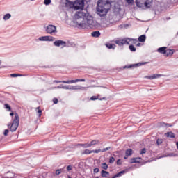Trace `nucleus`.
I'll return each instance as SVG.
<instances>
[{"label": "nucleus", "instance_id": "nucleus-38", "mask_svg": "<svg viewBox=\"0 0 178 178\" xmlns=\"http://www.w3.org/2000/svg\"><path fill=\"white\" fill-rule=\"evenodd\" d=\"M91 101H95V99H98V97L92 96L90 98Z\"/></svg>", "mask_w": 178, "mask_h": 178}, {"label": "nucleus", "instance_id": "nucleus-44", "mask_svg": "<svg viewBox=\"0 0 178 178\" xmlns=\"http://www.w3.org/2000/svg\"><path fill=\"white\" fill-rule=\"evenodd\" d=\"M162 143V139H158L157 140V144L159 145Z\"/></svg>", "mask_w": 178, "mask_h": 178}, {"label": "nucleus", "instance_id": "nucleus-18", "mask_svg": "<svg viewBox=\"0 0 178 178\" xmlns=\"http://www.w3.org/2000/svg\"><path fill=\"white\" fill-rule=\"evenodd\" d=\"M146 40L145 35H142L138 38L139 42H144Z\"/></svg>", "mask_w": 178, "mask_h": 178}, {"label": "nucleus", "instance_id": "nucleus-9", "mask_svg": "<svg viewBox=\"0 0 178 178\" xmlns=\"http://www.w3.org/2000/svg\"><path fill=\"white\" fill-rule=\"evenodd\" d=\"M162 74H154L151 76H145L144 79H147V80H154L155 79H159L160 77H162Z\"/></svg>", "mask_w": 178, "mask_h": 178}, {"label": "nucleus", "instance_id": "nucleus-10", "mask_svg": "<svg viewBox=\"0 0 178 178\" xmlns=\"http://www.w3.org/2000/svg\"><path fill=\"white\" fill-rule=\"evenodd\" d=\"M39 41H55V38L52 36H41L38 38Z\"/></svg>", "mask_w": 178, "mask_h": 178}, {"label": "nucleus", "instance_id": "nucleus-24", "mask_svg": "<svg viewBox=\"0 0 178 178\" xmlns=\"http://www.w3.org/2000/svg\"><path fill=\"white\" fill-rule=\"evenodd\" d=\"M165 136L167 137H170V138H175V134L172 132H168V133L165 134Z\"/></svg>", "mask_w": 178, "mask_h": 178}, {"label": "nucleus", "instance_id": "nucleus-17", "mask_svg": "<svg viewBox=\"0 0 178 178\" xmlns=\"http://www.w3.org/2000/svg\"><path fill=\"white\" fill-rule=\"evenodd\" d=\"M10 17H12V15H10V13H7L6 15H4L3 19L6 22V20H9V19H10Z\"/></svg>", "mask_w": 178, "mask_h": 178}, {"label": "nucleus", "instance_id": "nucleus-49", "mask_svg": "<svg viewBox=\"0 0 178 178\" xmlns=\"http://www.w3.org/2000/svg\"><path fill=\"white\" fill-rule=\"evenodd\" d=\"M56 88H62V86H57Z\"/></svg>", "mask_w": 178, "mask_h": 178}, {"label": "nucleus", "instance_id": "nucleus-52", "mask_svg": "<svg viewBox=\"0 0 178 178\" xmlns=\"http://www.w3.org/2000/svg\"><path fill=\"white\" fill-rule=\"evenodd\" d=\"M68 178H72V177H70V176H68Z\"/></svg>", "mask_w": 178, "mask_h": 178}, {"label": "nucleus", "instance_id": "nucleus-23", "mask_svg": "<svg viewBox=\"0 0 178 178\" xmlns=\"http://www.w3.org/2000/svg\"><path fill=\"white\" fill-rule=\"evenodd\" d=\"M125 154L127 156H130V155H132L133 154V150H131V149H129L126 151Z\"/></svg>", "mask_w": 178, "mask_h": 178}, {"label": "nucleus", "instance_id": "nucleus-46", "mask_svg": "<svg viewBox=\"0 0 178 178\" xmlns=\"http://www.w3.org/2000/svg\"><path fill=\"white\" fill-rule=\"evenodd\" d=\"M136 47H141V43H138V44H136Z\"/></svg>", "mask_w": 178, "mask_h": 178}, {"label": "nucleus", "instance_id": "nucleus-11", "mask_svg": "<svg viewBox=\"0 0 178 178\" xmlns=\"http://www.w3.org/2000/svg\"><path fill=\"white\" fill-rule=\"evenodd\" d=\"M62 88H63L64 90H83L86 88L81 87L80 86H72L70 88H69V86H62Z\"/></svg>", "mask_w": 178, "mask_h": 178}, {"label": "nucleus", "instance_id": "nucleus-3", "mask_svg": "<svg viewBox=\"0 0 178 178\" xmlns=\"http://www.w3.org/2000/svg\"><path fill=\"white\" fill-rule=\"evenodd\" d=\"M66 6L70 9L83 10L84 9V0H75L74 1H67Z\"/></svg>", "mask_w": 178, "mask_h": 178}, {"label": "nucleus", "instance_id": "nucleus-48", "mask_svg": "<svg viewBox=\"0 0 178 178\" xmlns=\"http://www.w3.org/2000/svg\"><path fill=\"white\" fill-rule=\"evenodd\" d=\"M128 156H129L125 155V156L124 157V159H127Z\"/></svg>", "mask_w": 178, "mask_h": 178}, {"label": "nucleus", "instance_id": "nucleus-20", "mask_svg": "<svg viewBox=\"0 0 178 178\" xmlns=\"http://www.w3.org/2000/svg\"><path fill=\"white\" fill-rule=\"evenodd\" d=\"M101 35V33L99 31H95L92 33V37L98 38Z\"/></svg>", "mask_w": 178, "mask_h": 178}, {"label": "nucleus", "instance_id": "nucleus-13", "mask_svg": "<svg viewBox=\"0 0 178 178\" xmlns=\"http://www.w3.org/2000/svg\"><path fill=\"white\" fill-rule=\"evenodd\" d=\"M147 63H136V64H132L128 67H124V69H131V67H137L138 66H141L143 65H146Z\"/></svg>", "mask_w": 178, "mask_h": 178}, {"label": "nucleus", "instance_id": "nucleus-36", "mask_svg": "<svg viewBox=\"0 0 178 178\" xmlns=\"http://www.w3.org/2000/svg\"><path fill=\"white\" fill-rule=\"evenodd\" d=\"M10 76H11V77H19V76H20V74H11Z\"/></svg>", "mask_w": 178, "mask_h": 178}, {"label": "nucleus", "instance_id": "nucleus-39", "mask_svg": "<svg viewBox=\"0 0 178 178\" xmlns=\"http://www.w3.org/2000/svg\"><path fill=\"white\" fill-rule=\"evenodd\" d=\"M5 108L6 109H8V111H10V106H9L8 104H5Z\"/></svg>", "mask_w": 178, "mask_h": 178}, {"label": "nucleus", "instance_id": "nucleus-54", "mask_svg": "<svg viewBox=\"0 0 178 178\" xmlns=\"http://www.w3.org/2000/svg\"><path fill=\"white\" fill-rule=\"evenodd\" d=\"M103 99H105V97H104Z\"/></svg>", "mask_w": 178, "mask_h": 178}, {"label": "nucleus", "instance_id": "nucleus-50", "mask_svg": "<svg viewBox=\"0 0 178 178\" xmlns=\"http://www.w3.org/2000/svg\"><path fill=\"white\" fill-rule=\"evenodd\" d=\"M120 161V160L118 161V165H119V163H120V161Z\"/></svg>", "mask_w": 178, "mask_h": 178}, {"label": "nucleus", "instance_id": "nucleus-34", "mask_svg": "<svg viewBox=\"0 0 178 178\" xmlns=\"http://www.w3.org/2000/svg\"><path fill=\"white\" fill-rule=\"evenodd\" d=\"M109 149H111V147L102 149V152H106V151H109Z\"/></svg>", "mask_w": 178, "mask_h": 178}, {"label": "nucleus", "instance_id": "nucleus-2", "mask_svg": "<svg viewBox=\"0 0 178 178\" xmlns=\"http://www.w3.org/2000/svg\"><path fill=\"white\" fill-rule=\"evenodd\" d=\"M111 8H112L111 0H98L96 7L97 14L100 17H105L108 15V12L111 10Z\"/></svg>", "mask_w": 178, "mask_h": 178}, {"label": "nucleus", "instance_id": "nucleus-47", "mask_svg": "<svg viewBox=\"0 0 178 178\" xmlns=\"http://www.w3.org/2000/svg\"><path fill=\"white\" fill-rule=\"evenodd\" d=\"M15 115V113H13V112L10 113V116H13Z\"/></svg>", "mask_w": 178, "mask_h": 178}, {"label": "nucleus", "instance_id": "nucleus-37", "mask_svg": "<svg viewBox=\"0 0 178 178\" xmlns=\"http://www.w3.org/2000/svg\"><path fill=\"white\" fill-rule=\"evenodd\" d=\"M8 133H9V130L6 129V130L4 131V132H3V135H4L5 136H8Z\"/></svg>", "mask_w": 178, "mask_h": 178}, {"label": "nucleus", "instance_id": "nucleus-32", "mask_svg": "<svg viewBox=\"0 0 178 178\" xmlns=\"http://www.w3.org/2000/svg\"><path fill=\"white\" fill-rule=\"evenodd\" d=\"M60 173H62V170H56V176H59V175H60Z\"/></svg>", "mask_w": 178, "mask_h": 178}, {"label": "nucleus", "instance_id": "nucleus-29", "mask_svg": "<svg viewBox=\"0 0 178 178\" xmlns=\"http://www.w3.org/2000/svg\"><path fill=\"white\" fill-rule=\"evenodd\" d=\"M51 0H44V3L48 6V5H51Z\"/></svg>", "mask_w": 178, "mask_h": 178}, {"label": "nucleus", "instance_id": "nucleus-28", "mask_svg": "<svg viewBox=\"0 0 178 178\" xmlns=\"http://www.w3.org/2000/svg\"><path fill=\"white\" fill-rule=\"evenodd\" d=\"M129 49H130V51H131L132 52H136V47H134L133 46V44L129 45Z\"/></svg>", "mask_w": 178, "mask_h": 178}, {"label": "nucleus", "instance_id": "nucleus-14", "mask_svg": "<svg viewBox=\"0 0 178 178\" xmlns=\"http://www.w3.org/2000/svg\"><path fill=\"white\" fill-rule=\"evenodd\" d=\"M142 159L140 157L132 158L130 159V163H139Z\"/></svg>", "mask_w": 178, "mask_h": 178}, {"label": "nucleus", "instance_id": "nucleus-51", "mask_svg": "<svg viewBox=\"0 0 178 178\" xmlns=\"http://www.w3.org/2000/svg\"><path fill=\"white\" fill-rule=\"evenodd\" d=\"M67 1H69V0H66V3H67Z\"/></svg>", "mask_w": 178, "mask_h": 178}, {"label": "nucleus", "instance_id": "nucleus-26", "mask_svg": "<svg viewBox=\"0 0 178 178\" xmlns=\"http://www.w3.org/2000/svg\"><path fill=\"white\" fill-rule=\"evenodd\" d=\"M83 154L86 155H88L90 154H92V150H90V149H86L84 150V152H83Z\"/></svg>", "mask_w": 178, "mask_h": 178}, {"label": "nucleus", "instance_id": "nucleus-19", "mask_svg": "<svg viewBox=\"0 0 178 178\" xmlns=\"http://www.w3.org/2000/svg\"><path fill=\"white\" fill-rule=\"evenodd\" d=\"M79 145H81V147H83V148H90L91 147V143H87L85 144H79Z\"/></svg>", "mask_w": 178, "mask_h": 178}, {"label": "nucleus", "instance_id": "nucleus-1", "mask_svg": "<svg viewBox=\"0 0 178 178\" xmlns=\"http://www.w3.org/2000/svg\"><path fill=\"white\" fill-rule=\"evenodd\" d=\"M76 24L81 29H98L100 27L99 23L94 19V16L87 11H77L74 15Z\"/></svg>", "mask_w": 178, "mask_h": 178}, {"label": "nucleus", "instance_id": "nucleus-31", "mask_svg": "<svg viewBox=\"0 0 178 178\" xmlns=\"http://www.w3.org/2000/svg\"><path fill=\"white\" fill-rule=\"evenodd\" d=\"M102 168L104 169V170H106L108 169V165L106 163H102Z\"/></svg>", "mask_w": 178, "mask_h": 178}, {"label": "nucleus", "instance_id": "nucleus-15", "mask_svg": "<svg viewBox=\"0 0 178 178\" xmlns=\"http://www.w3.org/2000/svg\"><path fill=\"white\" fill-rule=\"evenodd\" d=\"M166 47H160L158 49V52H159V54H163V55H165L166 54Z\"/></svg>", "mask_w": 178, "mask_h": 178}, {"label": "nucleus", "instance_id": "nucleus-27", "mask_svg": "<svg viewBox=\"0 0 178 178\" xmlns=\"http://www.w3.org/2000/svg\"><path fill=\"white\" fill-rule=\"evenodd\" d=\"M122 175H124V171L120 172L119 173L115 175L113 178L119 177L122 176Z\"/></svg>", "mask_w": 178, "mask_h": 178}, {"label": "nucleus", "instance_id": "nucleus-5", "mask_svg": "<svg viewBox=\"0 0 178 178\" xmlns=\"http://www.w3.org/2000/svg\"><path fill=\"white\" fill-rule=\"evenodd\" d=\"M8 127L13 133V131H16V130H17V128L19 127V115H17V113L15 114L12 124H8Z\"/></svg>", "mask_w": 178, "mask_h": 178}, {"label": "nucleus", "instance_id": "nucleus-16", "mask_svg": "<svg viewBox=\"0 0 178 178\" xmlns=\"http://www.w3.org/2000/svg\"><path fill=\"white\" fill-rule=\"evenodd\" d=\"M173 50L172 49H168L165 50V54L164 55V56H172V55H173Z\"/></svg>", "mask_w": 178, "mask_h": 178}, {"label": "nucleus", "instance_id": "nucleus-21", "mask_svg": "<svg viewBox=\"0 0 178 178\" xmlns=\"http://www.w3.org/2000/svg\"><path fill=\"white\" fill-rule=\"evenodd\" d=\"M97 144H99V140H93L90 142L91 147H92V145H97Z\"/></svg>", "mask_w": 178, "mask_h": 178}, {"label": "nucleus", "instance_id": "nucleus-33", "mask_svg": "<svg viewBox=\"0 0 178 178\" xmlns=\"http://www.w3.org/2000/svg\"><path fill=\"white\" fill-rule=\"evenodd\" d=\"M36 109L38 111V113H39V116H41V113H42V111L40 109V107H38Z\"/></svg>", "mask_w": 178, "mask_h": 178}, {"label": "nucleus", "instance_id": "nucleus-30", "mask_svg": "<svg viewBox=\"0 0 178 178\" xmlns=\"http://www.w3.org/2000/svg\"><path fill=\"white\" fill-rule=\"evenodd\" d=\"M92 152L93 154H99V152H102V149L92 150Z\"/></svg>", "mask_w": 178, "mask_h": 178}, {"label": "nucleus", "instance_id": "nucleus-4", "mask_svg": "<svg viewBox=\"0 0 178 178\" xmlns=\"http://www.w3.org/2000/svg\"><path fill=\"white\" fill-rule=\"evenodd\" d=\"M137 42V39H131V38H124V39H119L115 41V43L120 47L122 45H129V44H136Z\"/></svg>", "mask_w": 178, "mask_h": 178}, {"label": "nucleus", "instance_id": "nucleus-12", "mask_svg": "<svg viewBox=\"0 0 178 178\" xmlns=\"http://www.w3.org/2000/svg\"><path fill=\"white\" fill-rule=\"evenodd\" d=\"M54 45H55V47H62V48H65V47H66V42L63 40H56L54 42Z\"/></svg>", "mask_w": 178, "mask_h": 178}, {"label": "nucleus", "instance_id": "nucleus-25", "mask_svg": "<svg viewBox=\"0 0 178 178\" xmlns=\"http://www.w3.org/2000/svg\"><path fill=\"white\" fill-rule=\"evenodd\" d=\"M106 47L107 48H108V49H115V45L112 44H106Z\"/></svg>", "mask_w": 178, "mask_h": 178}, {"label": "nucleus", "instance_id": "nucleus-53", "mask_svg": "<svg viewBox=\"0 0 178 178\" xmlns=\"http://www.w3.org/2000/svg\"><path fill=\"white\" fill-rule=\"evenodd\" d=\"M177 35H178V32H177Z\"/></svg>", "mask_w": 178, "mask_h": 178}, {"label": "nucleus", "instance_id": "nucleus-35", "mask_svg": "<svg viewBox=\"0 0 178 178\" xmlns=\"http://www.w3.org/2000/svg\"><path fill=\"white\" fill-rule=\"evenodd\" d=\"M109 162H110V163H113L115 162V158L111 157Z\"/></svg>", "mask_w": 178, "mask_h": 178}, {"label": "nucleus", "instance_id": "nucleus-6", "mask_svg": "<svg viewBox=\"0 0 178 178\" xmlns=\"http://www.w3.org/2000/svg\"><path fill=\"white\" fill-rule=\"evenodd\" d=\"M136 6L138 8H144V6L148 7V5L152 3V0H136Z\"/></svg>", "mask_w": 178, "mask_h": 178}, {"label": "nucleus", "instance_id": "nucleus-45", "mask_svg": "<svg viewBox=\"0 0 178 178\" xmlns=\"http://www.w3.org/2000/svg\"><path fill=\"white\" fill-rule=\"evenodd\" d=\"M126 1L127 2V3L130 4L134 2V0H126Z\"/></svg>", "mask_w": 178, "mask_h": 178}, {"label": "nucleus", "instance_id": "nucleus-8", "mask_svg": "<svg viewBox=\"0 0 178 178\" xmlns=\"http://www.w3.org/2000/svg\"><path fill=\"white\" fill-rule=\"evenodd\" d=\"M46 33H47V34H56V33H58L56 26L55 25L49 24L46 27Z\"/></svg>", "mask_w": 178, "mask_h": 178}, {"label": "nucleus", "instance_id": "nucleus-7", "mask_svg": "<svg viewBox=\"0 0 178 178\" xmlns=\"http://www.w3.org/2000/svg\"><path fill=\"white\" fill-rule=\"evenodd\" d=\"M79 81H86L84 79H79L76 80H70V81H54V83H63L64 84H74V83H79Z\"/></svg>", "mask_w": 178, "mask_h": 178}, {"label": "nucleus", "instance_id": "nucleus-42", "mask_svg": "<svg viewBox=\"0 0 178 178\" xmlns=\"http://www.w3.org/2000/svg\"><path fill=\"white\" fill-rule=\"evenodd\" d=\"M98 172H99V168H95L94 169V172L95 173H98Z\"/></svg>", "mask_w": 178, "mask_h": 178}, {"label": "nucleus", "instance_id": "nucleus-22", "mask_svg": "<svg viewBox=\"0 0 178 178\" xmlns=\"http://www.w3.org/2000/svg\"><path fill=\"white\" fill-rule=\"evenodd\" d=\"M102 177H108V176H109V172H108L105 170H102Z\"/></svg>", "mask_w": 178, "mask_h": 178}, {"label": "nucleus", "instance_id": "nucleus-43", "mask_svg": "<svg viewBox=\"0 0 178 178\" xmlns=\"http://www.w3.org/2000/svg\"><path fill=\"white\" fill-rule=\"evenodd\" d=\"M53 102H54V104H57V103H58V99L54 98V99H53Z\"/></svg>", "mask_w": 178, "mask_h": 178}, {"label": "nucleus", "instance_id": "nucleus-40", "mask_svg": "<svg viewBox=\"0 0 178 178\" xmlns=\"http://www.w3.org/2000/svg\"><path fill=\"white\" fill-rule=\"evenodd\" d=\"M145 152H147V151L145 150V149H143L140 152V154L143 155V154H145Z\"/></svg>", "mask_w": 178, "mask_h": 178}, {"label": "nucleus", "instance_id": "nucleus-41", "mask_svg": "<svg viewBox=\"0 0 178 178\" xmlns=\"http://www.w3.org/2000/svg\"><path fill=\"white\" fill-rule=\"evenodd\" d=\"M67 170H68V171L72 170V165H68V166L67 167Z\"/></svg>", "mask_w": 178, "mask_h": 178}]
</instances>
